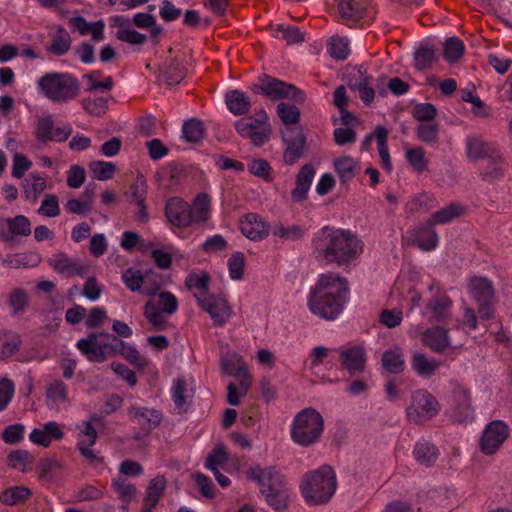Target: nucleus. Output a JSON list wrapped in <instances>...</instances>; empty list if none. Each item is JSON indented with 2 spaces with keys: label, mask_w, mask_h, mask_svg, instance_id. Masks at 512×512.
<instances>
[{
  "label": "nucleus",
  "mask_w": 512,
  "mask_h": 512,
  "mask_svg": "<svg viewBox=\"0 0 512 512\" xmlns=\"http://www.w3.org/2000/svg\"><path fill=\"white\" fill-rule=\"evenodd\" d=\"M387 138V129L383 126H378L373 133H371L364 139L363 146L366 147L372 140H375L377 143L378 154L381 160V164L386 171L390 172L392 171L393 166L387 148Z\"/></svg>",
  "instance_id": "nucleus-24"
},
{
  "label": "nucleus",
  "mask_w": 512,
  "mask_h": 512,
  "mask_svg": "<svg viewBox=\"0 0 512 512\" xmlns=\"http://www.w3.org/2000/svg\"><path fill=\"white\" fill-rule=\"evenodd\" d=\"M382 365L391 373H398L402 371L404 367V360L401 349L395 347L385 351L382 357Z\"/></svg>",
  "instance_id": "nucleus-40"
},
{
  "label": "nucleus",
  "mask_w": 512,
  "mask_h": 512,
  "mask_svg": "<svg viewBox=\"0 0 512 512\" xmlns=\"http://www.w3.org/2000/svg\"><path fill=\"white\" fill-rule=\"evenodd\" d=\"M313 254L326 264L347 265L363 252L362 239L352 230L325 225L312 238Z\"/></svg>",
  "instance_id": "nucleus-2"
},
{
  "label": "nucleus",
  "mask_w": 512,
  "mask_h": 512,
  "mask_svg": "<svg viewBox=\"0 0 512 512\" xmlns=\"http://www.w3.org/2000/svg\"><path fill=\"white\" fill-rule=\"evenodd\" d=\"M71 42V37L67 30L60 26L52 36V41L47 47V51L55 56H63L70 50Z\"/></svg>",
  "instance_id": "nucleus-31"
},
{
  "label": "nucleus",
  "mask_w": 512,
  "mask_h": 512,
  "mask_svg": "<svg viewBox=\"0 0 512 512\" xmlns=\"http://www.w3.org/2000/svg\"><path fill=\"white\" fill-rule=\"evenodd\" d=\"M211 281V277L208 272H202L201 275L196 273H190L185 280V285L188 289H199L201 290V298L207 296L208 286Z\"/></svg>",
  "instance_id": "nucleus-47"
},
{
  "label": "nucleus",
  "mask_w": 512,
  "mask_h": 512,
  "mask_svg": "<svg viewBox=\"0 0 512 512\" xmlns=\"http://www.w3.org/2000/svg\"><path fill=\"white\" fill-rule=\"evenodd\" d=\"M86 180L85 168L79 165H72L67 173V185L72 189L81 187Z\"/></svg>",
  "instance_id": "nucleus-64"
},
{
  "label": "nucleus",
  "mask_w": 512,
  "mask_h": 512,
  "mask_svg": "<svg viewBox=\"0 0 512 512\" xmlns=\"http://www.w3.org/2000/svg\"><path fill=\"white\" fill-rule=\"evenodd\" d=\"M435 58L434 50L428 46H420L414 52L415 65L421 70L430 67Z\"/></svg>",
  "instance_id": "nucleus-55"
},
{
  "label": "nucleus",
  "mask_w": 512,
  "mask_h": 512,
  "mask_svg": "<svg viewBox=\"0 0 512 512\" xmlns=\"http://www.w3.org/2000/svg\"><path fill=\"white\" fill-rule=\"evenodd\" d=\"M468 292L478 305L480 317L484 319L491 318L494 312L492 305L494 289L491 282L486 277L475 276L468 283Z\"/></svg>",
  "instance_id": "nucleus-10"
},
{
  "label": "nucleus",
  "mask_w": 512,
  "mask_h": 512,
  "mask_svg": "<svg viewBox=\"0 0 512 512\" xmlns=\"http://www.w3.org/2000/svg\"><path fill=\"white\" fill-rule=\"evenodd\" d=\"M108 100L104 97L84 98L82 100L83 109L94 116H101L108 109Z\"/></svg>",
  "instance_id": "nucleus-54"
},
{
  "label": "nucleus",
  "mask_w": 512,
  "mask_h": 512,
  "mask_svg": "<svg viewBox=\"0 0 512 512\" xmlns=\"http://www.w3.org/2000/svg\"><path fill=\"white\" fill-rule=\"evenodd\" d=\"M229 460V454L224 445H217L208 455L205 466L206 468L223 466Z\"/></svg>",
  "instance_id": "nucleus-61"
},
{
  "label": "nucleus",
  "mask_w": 512,
  "mask_h": 512,
  "mask_svg": "<svg viewBox=\"0 0 512 512\" xmlns=\"http://www.w3.org/2000/svg\"><path fill=\"white\" fill-rule=\"evenodd\" d=\"M166 487V480L164 476H156L153 478L147 488H146V496L148 500H155L159 502L164 490Z\"/></svg>",
  "instance_id": "nucleus-62"
},
{
  "label": "nucleus",
  "mask_w": 512,
  "mask_h": 512,
  "mask_svg": "<svg viewBox=\"0 0 512 512\" xmlns=\"http://www.w3.org/2000/svg\"><path fill=\"white\" fill-rule=\"evenodd\" d=\"M258 93L270 98H290L294 101H303L304 95L294 86L285 84L267 75L258 79Z\"/></svg>",
  "instance_id": "nucleus-12"
},
{
  "label": "nucleus",
  "mask_w": 512,
  "mask_h": 512,
  "mask_svg": "<svg viewBox=\"0 0 512 512\" xmlns=\"http://www.w3.org/2000/svg\"><path fill=\"white\" fill-rule=\"evenodd\" d=\"M54 129L55 127L53 117L52 115L47 114L38 119L35 130V138L37 141L43 143L53 141Z\"/></svg>",
  "instance_id": "nucleus-41"
},
{
  "label": "nucleus",
  "mask_w": 512,
  "mask_h": 512,
  "mask_svg": "<svg viewBox=\"0 0 512 512\" xmlns=\"http://www.w3.org/2000/svg\"><path fill=\"white\" fill-rule=\"evenodd\" d=\"M324 430L322 415L313 408H305L298 412L291 423L292 441L302 447L316 443Z\"/></svg>",
  "instance_id": "nucleus-7"
},
{
  "label": "nucleus",
  "mask_w": 512,
  "mask_h": 512,
  "mask_svg": "<svg viewBox=\"0 0 512 512\" xmlns=\"http://www.w3.org/2000/svg\"><path fill=\"white\" fill-rule=\"evenodd\" d=\"M100 74L101 72L97 70L83 75V79L89 82V87L86 89L87 92H94L98 89L110 91L113 88L114 82L111 76L106 77L102 82L95 79Z\"/></svg>",
  "instance_id": "nucleus-58"
},
{
  "label": "nucleus",
  "mask_w": 512,
  "mask_h": 512,
  "mask_svg": "<svg viewBox=\"0 0 512 512\" xmlns=\"http://www.w3.org/2000/svg\"><path fill=\"white\" fill-rule=\"evenodd\" d=\"M159 302L156 304L160 311L168 315L174 314L178 309V300L174 294L169 291H161L158 294Z\"/></svg>",
  "instance_id": "nucleus-59"
},
{
  "label": "nucleus",
  "mask_w": 512,
  "mask_h": 512,
  "mask_svg": "<svg viewBox=\"0 0 512 512\" xmlns=\"http://www.w3.org/2000/svg\"><path fill=\"white\" fill-rule=\"evenodd\" d=\"M196 300L202 309L209 313L215 325L223 326L229 319L231 310L225 298L207 295L203 298L196 297Z\"/></svg>",
  "instance_id": "nucleus-15"
},
{
  "label": "nucleus",
  "mask_w": 512,
  "mask_h": 512,
  "mask_svg": "<svg viewBox=\"0 0 512 512\" xmlns=\"http://www.w3.org/2000/svg\"><path fill=\"white\" fill-rule=\"evenodd\" d=\"M332 167L342 184L351 182L360 170L359 162L349 155L336 157Z\"/></svg>",
  "instance_id": "nucleus-25"
},
{
  "label": "nucleus",
  "mask_w": 512,
  "mask_h": 512,
  "mask_svg": "<svg viewBox=\"0 0 512 512\" xmlns=\"http://www.w3.org/2000/svg\"><path fill=\"white\" fill-rule=\"evenodd\" d=\"M427 278L428 276L420 269L411 268L408 271H402L391 289L390 297L402 301L408 296L411 309L418 308L421 305L418 287L426 284L432 296L421 309V315L433 321H443L452 314V302L445 290L434 281L428 282Z\"/></svg>",
  "instance_id": "nucleus-1"
},
{
  "label": "nucleus",
  "mask_w": 512,
  "mask_h": 512,
  "mask_svg": "<svg viewBox=\"0 0 512 512\" xmlns=\"http://www.w3.org/2000/svg\"><path fill=\"white\" fill-rule=\"evenodd\" d=\"M277 112L284 124L283 128L292 127V125L298 122L300 117L299 109L295 105L286 102H281L278 104Z\"/></svg>",
  "instance_id": "nucleus-46"
},
{
  "label": "nucleus",
  "mask_w": 512,
  "mask_h": 512,
  "mask_svg": "<svg viewBox=\"0 0 512 512\" xmlns=\"http://www.w3.org/2000/svg\"><path fill=\"white\" fill-rule=\"evenodd\" d=\"M186 381L184 378H177L174 381L172 387V399L177 408L182 409L184 412L187 411L190 403L187 402L186 393Z\"/></svg>",
  "instance_id": "nucleus-52"
},
{
  "label": "nucleus",
  "mask_w": 512,
  "mask_h": 512,
  "mask_svg": "<svg viewBox=\"0 0 512 512\" xmlns=\"http://www.w3.org/2000/svg\"><path fill=\"white\" fill-rule=\"evenodd\" d=\"M333 357L331 355V350L325 346H316L313 348L311 352V370L312 373L317 375L318 369L321 365L326 362L331 363Z\"/></svg>",
  "instance_id": "nucleus-51"
},
{
  "label": "nucleus",
  "mask_w": 512,
  "mask_h": 512,
  "mask_svg": "<svg viewBox=\"0 0 512 512\" xmlns=\"http://www.w3.org/2000/svg\"><path fill=\"white\" fill-rule=\"evenodd\" d=\"M491 146L482 138L469 136L466 139V154L471 160L483 159L489 155Z\"/></svg>",
  "instance_id": "nucleus-32"
},
{
  "label": "nucleus",
  "mask_w": 512,
  "mask_h": 512,
  "mask_svg": "<svg viewBox=\"0 0 512 512\" xmlns=\"http://www.w3.org/2000/svg\"><path fill=\"white\" fill-rule=\"evenodd\" d=\"M465 46L458 37H450L444 42V58L450 62H457L464 54Z\"/></svg>",
  "instance_id": "nucleus-44"
},
{
  "label": "nucleus",
  "mask_w": 512,
  "mask_h": 512,
  "mask_svg": "<svg viewBox=\"0 0 512 512\" xmlns=\"http://www.w3.org/2000/svg\"><path fill=\"white\" fill-rule=\"evenodd\" d=\"M316 170L311 164L304 165L296 175V186L291 191V198L295 202H303L315 177Z\"/></svg>",
  "instance_id": "nucleus-23"
},
{
  "label": "nucleus",
  "mask_w": 512,
  "mask_h": 512,
  "mask_svg": "<svg viewBox=\"0 0 512 512\" xmlns=\"http://www.w3.org/2000/svg\"><path fill=\"white\" fill-rule=\"evenodd\" d=\"M510 434L508 425L502 420L489 422L480 437L479 448L485 455H494Z\"/></svg>",
  "instance_id": "nucleus-11"
},
{
  "label": "nucleus",
  "mask_w": 512,
  "mask_h": 512,
  "mask_svg": "<svg viewBox=\"0 0 512 512\" xmlns=\"http://www.w3.org/2000/svg\"><path fill=\"white\" fill-rule=\"evenodd\" d=\"M31 496V491L25 486H14L5 489L0 494V501L9 506L16 505Z\"/></svg>",
  "instance_id": "nucleus-37"
},
{
  "label": "nucleus",
  "mask_w": 512,
  "mask_h": 512,
  "mask_svg": "<svg viewBox=\"0 0 512 512\" xmlns=\"http://www.w3.org/2000/svg\"><path fill=\"white\" fill-rule=\"evenodd\" d=\"M33 463V456L28 450L16 449L12 450L7 456V466L11 469H18L21 472H26V464Z\"/></svg>",
  "instance_id": "nucleus-39"
},
{
  "label": "nucleus",
  "mask_w": 512,
  "mask_h": 512,
  "mask_svg": "<svg viewBox=\"0 0 512 512\" xmlns=\"http://www.w3.org/2000/svg\"><path fill=\"white\" fill-rule=\"evenodd\" d=\"M43 94L56 103H68L80 94V82L70 73L49 72L38 81Z\"/></svg>",
  "instance_id": "nucleus-6"
},
{
  "label": "nucleus",
  "mask_w": 512,
  "mask_h": 512,
  "mask_svg": "<svg viewBox=\"0 0 512 512\" xmlns=\"http://www.w3.org/2000/svg\"><path fill=\"white\" fill-rule=\"evenodd\" d=\"M93 178L100 181H107L113 178L116 165L106 161H92L89 165Z\"/></svg>",
  "instance_id": "nucleus-45"
},
{
  "label": "nucleus",
  "mask_w": 512,
  "mask_h": 512,
  "mask_svg": "<svg viewBox=\"0 0 512 512\" xmlns=\"http://www.w3.org/2000/svg\"><path fill=\"white\" fill-rule=\"evenodd\" d=\"M337 490V477L329 465L306 473L300 482V492L310 506L322 505L331 500Z\"/></svg>",
  "instance_id": "nucleus-5"
},
{
  "label": "nucleus",
  "mask_w": 512,
  "mask_h": 512,
  "mask_svg": "<svg viewBox=\"0 0 512 512\" xmlns=\"http://www.w3.org/2000/svg\"><path fill=\"white\" fill-rule=\"evenodd\" d=\"M187 75V68L183 61L177 57L171 58L163 63L158 78L162 79L167 86L178 85Z\"/></svg>",
  "instance_id": "nucleus-22"
},
{
  "label": "nucleus",
  "mask_w": 512,
  "mask_h": 512,
  "mask_svg": "<svg viewBox=\"0 0 512 512\" xmlns=\"http://www.w3.org/2000/svg\"><path fill=\"white\" fill-rule=\"evenodd\" d=\"M327 50L330 56L337 60H345L350 55V41L344 36H332Z\"/></svg>",
  "instance_id": "nucleus-36"
},
{
  "label": "nucleus",
  "mask_w": 512,
  "mask_h": 512,
  "mask_svg": "<svg viewBox=\"0 0 512 512\" xmlns=\"http://www.w3.org/2000/svg\"><path fill=\"white\" fill-rule=\"evenodd\" d=\"M40 261V255L33 252L29 254L18 253L14 255H8L7 258L4 259V262L10 264V266L13 268L36 266Z\"/></svg>",
  "instance_id": "nucleus-49"
},
{
  "label": "nucleus",
  "mask_w": 512,
  "mask_h": 512,
  "mask_svg": "<svg viewBox=\"0 0 512 512\" xmlns=\"http://www.w3.org/2000/svg\"><path fill=\"white\" fill-rule=\"evenodd\" d=\"M112 485L119 497L125 502H130L136 495L135 485L127 483L123 478L114 479Z\"/></svg>",
  "instance_id": "nucleus-63"
},
{
  "label": "nucleus",
  "mask_w": 512,
  "mask_h": 512,
  "mask_svg": "<svg viewBox=\"0 0 512 512\" xmlns=\"http://www.w3.org/2000/svg\"><path fill=\"white\" fill-rule=\"evenodd\" d=\"M433 226L428 221L427 225L418 226L411 232V241L422 251L430 252L438 247L439 238Z\"/></svg>",
  "instance_id": "nucleus-20"
},
{
  "label": "nucleus",
  "mask_w": 512,
  "mask_h": 512,
  "mask_svg": "<svg viewBox=\"0 0 512 512\" xmlns=\"http://www.w3.org/2000/svg\"><path fill=\"white\" fill-rule=\"evenodd\" d=\"M31 234V222L24 215L0 220V239L15 245L18 241L15 236H29Z\"/></svg>",
  "instance_id": "nucleus-13"
},
{
  "label": "nucleus",
  "mask_w": 512,
  "mask_h": 512,
  "mask_svg": "<svg viewBox=\"0 0 512 512\" xmlns=\"http://www.w3.org/2000/svg\"><path fill=\"white\" fill-rule=\"evenodd\" d=\"M162 313L156 303L152 301L146 302L144 316L156 331H164L169 326V322Z\"/></svg>",
  "instance_id": "nucleus-35"
},
{
  "label": "nucleus",
  "mask_w": 512,
  "mask_h": 512,
  "mask_svg": "<svg viewBox=\"0 0 512 512\" xmlns=\"http://www.w3.org/2000/svg\"><path fill=\"white\" fill-rule=\"evenodd\" d=\"M412 369L421 377L428 378L432 376L440 366V362L434 358H429L423 353H415L411 359Z\"/></svg>",
  "instance_id": "nucleus-29"
},
{
  "label": "nucleus",
  "mask_w": 512,
  "mask_h": 512,
  "mask_svg": "<svg viewBox=\"0 0 512 512\" xmlns=\"http://www.w3.org/2000/svg\"><path fill=\"white\" fill-rule=\"evenodd\" d=\"M438 134V125L434 123L423 122L417 127L418 138L427 144H435L438 141Z\"/></svg>",
  "instance_id": "nucleus-56"
},
{
  "label": "nucleus",
  "mask_w": 512,
  "mask_h": 512,
  "mask_svg": "<svg viewBox=\"0 0 512 512\" xmlns=\"http://www.w3.org/2000/svg\"><path fill=\"white\" fill-rule=\"evenodd\" d=\"M25 426L21 423L10 424L1 433L2 440L9 445H16L23 441Z\"/></svg>",
  "instance_id": "nucleus-50"
},
{
  "label": "nucleus",
  "mask_w": 512,
  "mask_h": 512,
  "mask_svg": "<svg viewBox=\"0 0 512 512\" xmlns=\"http://www.w3.org/2000/svg\"><path fill=\"white\" fill-rule=\"evenodd\" d=\"M149 274H153L152 269L145 271V273H141L138 269L128 268L123 272L122 280L129 290L135 292L141 288L145 278H147Z\"/></svg>",
  "instance_id": "nucleus-42"
},
{
  "label": "nucleus",
  "mask_w": 512,
  "mask_h": 512,
  "mask_svg": "<svg viewBox=\"0 0 512 512\" xmlns=\"http://www.w3.org/2000/svg\"><path fill=\"white\" fill-rule=\"evenodd\" d=\"M7 303L13 309V315H17L28 307L30 303L28 293L22 288H15L10 293Z\"/></svg>",
  "instance_id": "nucleus-48"
},
{
  "label": "nucleus",
  "mask_w": 512,
  "mask_h": 512,
  "mask_svg": "<svg viewBox=\"0 0 512 512\" xmlns=\"http://www.w3.org/2000/svg\"><path fill=\"white\" fill-rule=\"evenodd\" d=\"M413 454L419 464L429 467L435 463L438 450L429 441L421 440L416 443Z\"/></svg>",
  "instance_id": "nucleus-30"
},
{
  "label": "nucleus",
  "mask_w": 512,
  "mask_h": 512,
  "mask_svg": "<svg viewBox=\"0 0 512 512\" xmlns=\"http://www.w3.org/2000/svg\"><path fill=\"white\" fill-rule=\"evenodd\" d=\"M76 347L92 363H102L109 354L118 353L139 369L143 370L147 365L134 346L108 332H91L86 338L78 340Z\"/></svg>",
  "instance_id": "nucleus-4"
},
{
  "label": "nucleus",
  "mask_w": 512,
  "mask_h": 512,
  "mask_svg": "<svg viewBox=\"0 0 512 512\" xmlns=\"http://www.w3.org/2000/svg\"><path fill=\"white\" fill-rule=\"evenodd\" d=\"M225 104L234 115H244L251 108L250 98L241 90H229L225 94Z\"/></svg>",
  "instance_id": "nucleus-27"
},
{
  "label": "nucleus",
  "mask_w": 512,
  "mask_h": 512,
  "mask_svg": "<svg viewBox=\"0 0 512 512\" xmlns=\"http://www.w3.org/2000/svg\"><path fill=\"white\" fill-rule=\"evenodd\" d=\"M210 202V196L205 192L199 193L196 196L192 206H190L193 222L203 223L208 220L210 213Z\"/></svg>",
  "instance_id": "nucleus-34"
},
{
  "label": "nucleus",
  "mask_w": 512,
  "mask_h": 512,
  "mask_svg": "<svg viewBox=\"0 0 512 512\" xmlns=\"http://www.w3.org/2000/svg\"><path fill=\"white\" fill-rule=\"evenodd\" d=\"M258 489L274 509H283L288 500V489L283 475L273 467L258 471Z\"/></svg>",
  "instance_id": "nucleus-8"
},
{
  "label": "nucleus",
  "mask_w": 512,
  "mask_h": 512,
  "mask_svg": "<svg viewBox=\"0 0 512 512\" xmlns=\"http://www.w3.org/2000/svg\"><path fill=\"white\" fill-rule=\"evenodd\" d=\"M340 360L343 367L350 374H354L363 371L367 361V353L363 346L352 345L340 351Z\"/></svg>",
  "instance_id": "nucleus-18"
},
{
  "label": "nucleus",
  "mask_w": 512,
  "mask_h": 512,
  "mask_svg": "<svg viewBox=\"0 0 512 512\" xmlns=\"http://www.w3.org/2000/svg\"><path fill=\"white\" fill-rule=\"evenodd\" d=\"M221 367L223 371L239 381V386L243 390V394H246L250 386L251 380L248 377V371L245 363L237 357V355H231L221 359Z\"/></svg>",
  "instance_id": "nucleus-19"
},
{
  "label": "nucleus",
  "mask_w": 512,
  "mask_h": 512,
  "mask_svg": "<svg viewBox=\"0 0 512 512\" xmlns=\"http://www.w3.org/2000/svg\"><path fill=\"white\" fill-rule=\"evenodd\" d=\"M349 299V288L345 278L335 273L321 274L310 288L308 307L314 315L326 320H335L344 310Z\"/></svg>",
  "instance_id": "nucleus-3"
},
{
  "label": "nucleus",
  "mask_w": 512,
  "mask_h": 512,
  "mask_svg": "<svg viewBox=\"0 0 512 512\" xmlns=\"http://www.w3.org/2000/svg\"><path fill=\"white\" fill-rule=\"evenodd\" d=\"M48 263L54 270L60 274H65L69 277L72 276H85L88 272V267L85 266L81 259H72L64 252L56 253L48 260Z\"/></svg>",
  "instance_id": "nucleus-17"
},
{
  "label": "nucleus",
  "mask_w": 512,
  "mask_h": 512,
  "mask_svg": "<svg viewBox=\"0 0 512 512\" xmlns=\"http://www.w3.org/2000/svg\"><path fill=\"white\" fill-rule=\"evenodd\" d=\"M272 36L284 39L288 44H298L303 42V35L295 26L278 24L271 28Z\"/></svg>",
  "instance_id": "nucleus-38"
},
{
  "label": "nucleus",
  "mask_w": 512,
  "mask_h": 512,
  "mask_svg": "<svg viewBox=\"0 0 512 512\" xmlns=\"http://www.w3.org/2000/svg\"><path fill=\"white\" fill-rule=\"evenodd\" d=\"M183 137L187 142L200 143L205 136V127L198 118H190L183 123Z\"/></svg>",
  "instance_id": "nucleus-33"
},
{
  "label": "nucleus",
  "mask_w": 512,
  "mask_h": 512,
  "mask_svg": "<svg viewBox=\"0 0 512 512\" xmlns=\"http://www.w3.org/2000/svg\"><path fill=\"white\" fill-rule=\"evenodd\" d=\"M165 216L171 225L178 228L188 227L193 223L191 208L180 197H171L166 201Z\"/></svg>",
  "instance_id": "nucleus-14"
},
{
  "label": "nucleus",
  "mask_w": 512,
  "mask_h": 512,
  "mask_svg": "<svg viewBox=\"0 0 512 512\" xmlns=\"http://www.w3.org/2000/svg\"><path fill=\"white\" fill-rule=\"evenodd\" d=\"M439 412V403L428 391L420 389L412 394L406 413L409 421L419 423L429 420Z\"/></svg>",
  "instance_id": "nucleus-9"
},
{
  "label": "nucleus",
  "mask_w": 512,
  "mask_h": 512,
  "mask_svg": "<svg viewBox=\"0 0 512 512\" xmlns=\"http://www.w3.org/2000/svg\"><path fill=\"white\" fill-rule=\"evenodd\" d=\"M235 129L242 137L251 139V142L256 145V118L254 116L237 120Z\"/></svg>",
  "instance_id": "nucleus-53"
},
{
  "label": "nucleus",
  "mask_w": 512,
  "mask_h": 512,
  "mask_svg": "<svg viewBox=\"0 0 512 512\" xmlns=\"http://www.w3.org/2000/svg\"><path fill=\"white\" fill-rule=\"evenodd\" d=\"M245 265V256L242 252L234 253L228 260V268L231 279L241 280Z\"/></svg>",
  "instance_id": "nucleus-60"
},
{
  "label": "nucleus",
  "mask_w": 512,
  "mask_h": 512,
  "mask_svg": "<svg viewBox=\"0 0 512 512\" xmlns=\"http://www.w3.org/2000/svg\"><path fill=\"white\" fill-rule=\"evenodd\" d=\"M282 138L286 143L284 161L286 164H294L302 155L305 138L297 127H286L281 130Z\"/></svg>",
  "instance_id": "nucleus-16"
},
{
  "label": "nucleus",
  "mask_w": 512,
  "mask_h": 512,
  "mask_svg": "<svg viewBox=\"0 0 512 512\" xmlns=\"http://www.w3.org/2000/svg\"><path fill=\"white\" fill-rule=\"evenodd\" d=\"M423 342L437 352H442L451 347L448 331L441 327L428 329L423 335Z\"/></svg>",
  "instance_id": "nucleus-28"
},
{
  "label": "nucleus",
  "mask_w": 512,
  "mask_h": 512,
  "mask_svg": "<svg viewBox=\"0 0 512 512\" xmlns=\"http://www.w3.org/2000/svg\"><path fill=\"white\" fill-rule=\"evenodd\" d=\"M460 215V208L454 204H450L449 206L435 212L432 217L429 219L431 224H446L452 221L454 218Z\"/></svg>",
  "instance_id": "nucleus-57"
},
{
  "label": "nucleus",
  "mask_w": 512,
  "mask_h": 512,
  "mask_svg": "<svg viewBox=\"0 0 512 512\" xmlns=\"http://www.w3.org/2000/svg\"><path fill=\"white\" fill-rule=\"evenodd\" d=\"M405 159L413 170L418 173L424 172L428 167V160L421 147H410L406 149Z\"/></svg>",
  "instance_id": "nucleus-43"
},
{
  "label": "nucleus",
  "mask_w": 512,
  "mask_h": 512,
  "mask_svg": "<svg viewBox=\"0 0 512 512\" xmlns=\"http://www.w3.org/2000/svg\"><path fill=\"white\" fill-rule=\"evenodd\" d=\"M128 415L138 421L142 429L150 432L158 427L163 419L159 410L132 405L128 409Z\"/></svg>",
  "instance_id": "nucleus-21"
},
{
  "label": "nucleus",
  "mask_w": 512,
  "mask_h": 512,
  "mask_svg": "<svg viewBox=\"0 0 512 512\" xmlns=\"http://www.w3.org/2000/svg\"><path fill=\"white\" fill-rule=\"evenodd\" d=\"M367 5V0H340L338 10L347 23L355 22L365 17Z\"/></svg>",
  "instance_id": "nucleus-26"
}]
</instances>
